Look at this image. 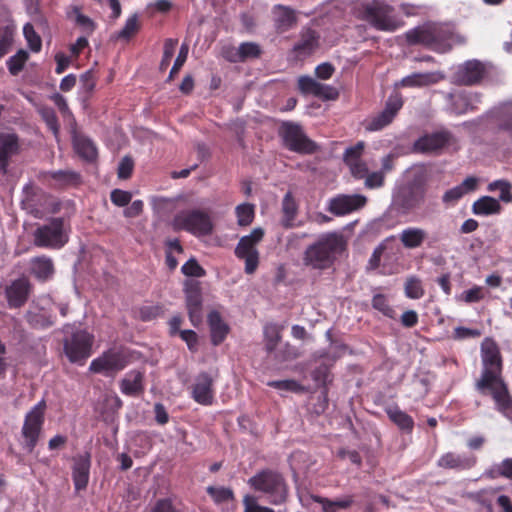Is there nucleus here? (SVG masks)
<instances>
[{"mask_svg": "<svg viewBox=\"0 0 512 512\" xmlns=\"http://www.w3.org/2000/svg\"><path fill=\"white\" fill-rule=\"evenodd\" d=\"M483 370L476 382V389L489 394L495 401L500 412H505L511 404L508 386L502 378V358L495 343L482 347Z\"/></svg>", "mask_w": 512, "mask_h": 512, "instance_id": "nucleus-1", "label": "nucleus"}, {"mask_svg": "<svg viewBox=\"0 0 512 512\" xmlns=\"http://www.w3.org/2000/svg\"><path fill=\"white\" fill-rule=\"evenodd\" d=\"M404 36L408 45H422L436 52H445L451 48L453 33L447 25L429 21L406 31Z\"/></svg>", "mask_w": 512, "mask_h": 512, "instance_id": "nucleus-2", "label": "nucleus"}, {"mask_svg": "<svg viewBox=\"0 0 512 512\" xmlns=\"http://www.w3.org/2000/svg\"><path fill=\"white\" fill-rule=\"evenodd\" d=\"M345 247L346 242L341 234L327 233L307 247L303 258L304 263L314 269H327L332 266L336 255L345 250Z\"/></svg>", "mask_w": 512, "mask_h": 512, "instance_id": "nucleus-3", "label": "nucleus"}, {"mask_svg": "<svg viewBox=\"0 0 512 512\" xmlns=\"http://www.w3.org/2000/svg\"><path fill=\"white\" fill-rule=\"evenodd\" d=\"M251 488L266 495L271 504L279 505L286 501L288 486L281 473L264 469L256 473L248 481Z\"/></svg>", "mask_w": 512, "mask_h": 512, "instance_id": "nucleus-4", "label": "nucleus"}, {"mask_svg": "<svg viewBox=\"0 0 512 512\" xmlns=\"http://www.w3.org/2000/svg\"><path fill=\"white\" fill-rule=\"evenodd\" d=\"M46 407V402L42 399L24 417L20 444L27 453H32L40 440L45 422Z\"/></svg>", "mask_w": 512, "mask_h": 512, "instance_id": "nucleus-5", "label": "nucleus"}, {"mask_svg": "<svg viewBox=\"0 0 512 512\" xmlns=\"http://www.w3.org/2000/svg\"><path fill=\"white\" fill-rule=\"evenodd\" d=\"M172 226L175 231L184 230L195 236L210 235L214 229L210 215L200 209L178 212L172 220Z\"/></svg>", "mask_w": 512, "mask_h": 512, "instance_id": "nucleus-6", "label": "nucleus"}, {"mask_svg": "<svg viewBox=\"0 0 512 512\" xmlns=\"http://www.w3.org/2000/svg\"><path fill=\"white\" fill-rule=\"evenodd\" d=\"M279 136L283 145L292 152L311 155L319 150L317 143L311 140L297 123L283 122L279 127Z\"/></svg>", "mask_w": 512, "mask_h": 512, "instance_id": "nucleus-7", "label": "nucleus"}, {"mask_svg": "<svg viewBox=\"0 0 512 512\" xmlns=\"http://www.w3.org/2000/svg\"><path fill=\"white\" fill-rule=\"evenodd\" d=\"M425 196V185L411 181L398 188L393 196V206L401 214H408L423 205Z\"/></svg>", "mask_w": 512, "mask_h": 512, "instance_id": "nucleus-8", "label": "nucleus"}, {"mask_svg": "<svg viewBox=\"0 0 512 512\" xmlns=\"http://www.w3.org/2000/svg\"><path fill=\"white\" fill-rule=\"evenodd\" d=\"M33 236L34 245L41 248L60 249L68 242L62 218H52L49 223L39 226Z\"/></svg>", "mask_w": 512, "mask_h": 512, "instance_id": "nucleus-9", "label": "nucleus"}, {"mask_svg": "<svg viewBox=\"0 0 512 512\" xmlns=\"http://www.w3.org/2000/svg\"><path fill=\"white\" fill-rule=\"evenodd\" d=\"M393 8L381 3H373L364 8V19L375 29L393 32L404 26V21L392 15Z\"/></svg>", "mask_w": 512, "mask_h": 512, "instance_id": "nucleus-10", "label": "nucleus"}, {"mask_svg": "<svg viewBox=\"0 0 512 512\" xmlns=\"http://www.w3.org/2000/svg\"><path fill=\"white\" fill-rule=\"evenodd\" d=\"M94 336L86 330L78 329L64 340V351L72 363L83 364L92 353Z\"/></svg>", "mask_w": 512, "mask_h": 512, "instance_id": "nucleus-11", "label": "nucleus"}, {"mask_svg": "<svg viewBox=\"0 0 512 512\" xmlns=\"http://www.w3.org/2000/svg\"><path fill=\"white\" fill-rule=\"evenodd\" d=\"M128 364L126 354L120 348H110L104 351L100 356L93 359L89 370L93 373L103 374L105 376H114L122 371Z\"/></svg>", "mask_w": 512, "mask_h": 512, "instance_id": "nucleus-12", "label": "nucleus"}, {"mask_svg": "<svg viewBox=\"0 0 512 512\" xmlns=\"http://www.w3.org/2000/svg\"><path fill=\"white\" fill-rule=\"evenodd\" d=\"M403 104L401 94L398 92L392 93L388 97L384 109L364 121L365 130L370 132L380 131L390 125L402 109Z\"/></svg>", "mask_w": 512, "mask_h": 512, "instance_id": "nucleus-13", "label": "nucleus"}, {"mask_svg": "<svg viewBox=\"0 0 512 512\" xmlns=\"http://www.w3.org/2000/svg\"><path fill=\"white\" fill-rule=\"evenodd\" d=\"M367 198L360 194H338L329 199L327 211L334 216L341 217L362 209Z\"/></svg>", "mask_w": 512, "mask_h": 512, "instance_id": "nucleus-14", "label": "nucleus"}, {"mask_svg": "<svg viewBox=\"0 0 512 512\" xmlns=\"http://www.w3.org/2000/svg\"><path fill=\"white\" fill-rule=\"evenodd\" d=\"M22 151L20 136L13 130L0 131V173L5 175L11 159Z\"/></svg>", "mask_w": 512, "mask_h": 512, "instance_id": "nucleus-15", "label": "nucleus"}, {"mask_svg": "<svg viewBox=\"0 0 512 512\" xmlns=\"http://www.w3.org/2000/svg\"><path fill=\"white\" fill-rule=\"evenodd\" d=\"M192 399L203 406H211L215 399L214 379L207 372H200L191 386Z\"/></svg>", "mask_w": 512, "mask_h": 512, "instance_id": "nucleus-16", "label": "nucleus"}, {"mask_svg": "<svg viewBox=\"0 0 512 512\" xmlns=\"http://www.w3.org/2000/svg\"><path fill=\"white\" fill-rule=\"evenodd\" d=\"M32 290L28 278L20 277L11 282L5 289L8 306L13 309L21 308L27 302Z\"/></svg>", "mask_w": 512, "mask_h": 512, "instance_id": "nucleus-17", "label": "nucleus"}, {"mask_svg": "<svg viewBox=\"0 0 512 512\" xmlns=\"http://www.w3.org/2000/svg\"><path fill=\"white\" fill-rule=\"evenodd\" d=\"M451 137V133L445 130L425 134L414 142L413 149L419 153L437 152L449 144Z\"/></svg>", "mask_w": 512, "mask_h": 512, "instance_id": "nucleus-18", "label": "nucleus"}, {"mask_svg": "<svg viewBox=\"0 0 512 512\" xmlns=\"http://www.w3.org/2000/svg\"><path fill=\"white\" fill-rule=\"evenodd\" d=\"M72 479L76 491L86 489L91 468V454L90 452H84L82 454L75 455L72 458Z\"/></svg>", "mask_w": 512, "mask_h": 512, "instance_id": "nucleus-19", "label": "nucleus"}, {"mask_svg": "<svg viewBox=\"0 0 512 512\" xmlns=\"http://www.w3.org/2000/svg\"><path fill=\"white\" fill-rule=\"evenodd\" d=\"M297 84L299 91L305 95H313L326 100H335L338 97L335 88L321 84L310 76H300Z\"/></svg>", "mask_w": 512, "mask_h": 512, "instance_id": "nucleus-20", "label": "nucleus"}, {"mask_svg": "<svg viewBox=\"0 0 512 512\" xmlns=\"http://www.w3.org/2000/svg\"><path fill=\"white\" fill-rule=\"evenodd\" d=\"M185 302L189 320L196 327L202 321V293L198 283L186 285Z\"/></svg>", "mask_w": 512, "mask_h": 512, "instance_id": "nucleus-21", "label": "nucleus"}, {"mask_svg": "<svg viewBox=\"0 0 512 512\" xmlns=\"http://www.w3.org/2000/svg\"><path fill=\"white\" fill-rule=\"evenodd\" d=\"M318 47L319 34L311 28H304L300 32L299 40L293 46L292 53L296 60H304L311 56Z\"/></svg>", "mask_w": 512, "mask_h": 512, "instance_id": "nucleus-22", "label": "nucleus"}, {"mask_svg": "<svg viewBox=\"0 0 512 512\" xmlns=\"http://www.w3.org/2000/svg\"><path fill=\"white\" fill-rule=\"evenodd\" d=\"M298 214L299 204L293 194L289 191L284 195L281 203V226L284 229H292L302 226L303 223L301 221H296Z\"/></svg>", "mask_w": 512, "mask_h": 512, "instance_id": "nucleus-23", "label": "nucleus"}, {"mask_svg": "<svg viewBox=\"0 0 512 512\" xmlns=\"http://www.w3.org/2000/svg\"><path fill=\"white\" fill-rule=\"evenodd\" d=\"M456 75L460 84H478L485 75V67L480 61H467L463 66L459 68Z\"/></svg>", "mask_w": 512, "mask_h": 512, "instance_id": "nucleus-24", "label": "nucleus"}, {"mask_svg": "<svg viewBox=\"0 0 512 512\" xmlns=\"http://www.w3.org/2000/svg\"><path fill=\"white\" fill-rule=\"evenodd\" d=\"M437 464L444 469L468 470L476 464V457L448 452L439 458Z\"/></svg>", "mask_w": 512, "mask_h": 512, "instance_id": "nucleus-25", "label": "nucleus"}, {"mask_svg": "<svg viewBox=\"0 0 512 512\" xmlns=\"http://www.w3.org/2000/svg\"><path fill=\"white\" fill-rule=\"evenodd\" d=\"M207 321L210 328L211 342L214 346H218L227 337L230 327L222 319L221 314L215 310L208 314Z\"/></svg>", "mask_w": 512, "mask_h": 512, "instance_id": "nucleus-26", "label": "nucleus"}, {"mask_svg": "<svg viewBox=\"0 0 512 512\" xmlns=\"http://www.w3.org/2000/svg\"><path fill=\"white\" fill-rule=\"evenodd\" d=\"M274 22L277 32L283 33L293 28L297 23L295 10L290 7L277 4L273 7Z\"/></svg>", "mask_w": 512, "mask_h": 512, "instance_id": "nucleus-27", "label": "nucleus"}, {"mask_svg": "<svg viewBox=\"0 0 512 512\" xmlns=\"http://www.w3.org/2000/svg\"><path fill=\"white\" fill-rule=\"evenodd\" d=\"M144 375L137 370H131L126 373L125 377L120 382L121 392L130 397L139 396L144 392Z\"/></svg>", "mask_w": 512, "mask_h": 512, "instance_id": "nucleus-28", "label": "nucleus"}, {"mask_svg": "<svg viewBox=\"0 0 512 512\" xmlns=\"http://www.w3.org/2000/svg\"><path fill=\"white\" fill-rule=\"evenodd\" d=\"M452 103L451 108L457 114H465L468 111H474L477 109V105L481 103V94L479 93H460L455 96H451Z\"/></svg>", "mask_w": 512, "mask_h": 512, "instance_id": "nucleus-29", "label": "nucleus"}, {"mask_svg": "<svg viewBox=\"0 0 512 512\" xmlns=\"http://www.w3.org/2000/svg\"><path fill=\"white\" fill-rule=\"evenodd\" d=\"M263 237L264 230L259 227L254 228L249 235L241 237L234 251L236 257L257 253L256 246L262 241Z\"/></svg>", "mask_w": 512, "mask_h": 512, "instance_id": "nucleus-30", "label": "nucleus"}, {"mask_svg": "<svg viewBox=\"0 0 512 512\" xmlns=\"http://www.w3.org/2000/svg\"><path fill=\"white\" fill-rule=\"evenodd\" d=\"M31 274L39 281H46L54 274V264L50 257L37 256L30 261Z\"/></svg>", "mask_w": 512, "mask_h": 512, "instance_id": "nucleus-31", "label": "nucleus"}, {"mask_svg": "<svg viewBox=\"0 0 512 512\" xmlns=\"http://www.w3.org/2000/svg\"><path fill=\"white\" fill-rule=\"evenodd\" d=\"M385 413L389 420L401 431L405 433H411L413 431L415 425L413 418L406 412L402 411L398 405L386 407Z\"/></svg>", "mask_w": 512, "mask_h": 512, "instance_id": "nucleus-32", "label": "nucleus"}, {"mask_svg": "<svg viewBox=\"0 0 512 512\" xmlns=\"http://www.w3.org/2000/svg\"><path fill=\"white\" fill-rule=\"evenodd\" d=\"M311 499L314 503L321 505L323 512H337L339 509H348L354 503L352 495L337 500H331L320 495H311Z\"/></svg>", "mask_w": 512, "mask_h": 512, "instance_id": "nucleus-33", "label": "nucleus"}, {"mask_svg": "<svg viewBox=\"0 0 512 512\" xmlns=\"http://www.w3.org/2000/svg\"><path fill=\"white\" fill-rule=\"evenodd\" d=\"M73 144L77 154L88 160L92 161L97 157V149L94 143L84 135L76 134L73 137Z\"/></svg>", "mask_w": 512, "mask_h": 512, "instance_id": "nucleus-34", "label": "nucleus"}, {"mask_svg": "<svg viewBox=\"0 0 512 512\" xmlns=\"http://www.w3.org/2000/svg\"><path fill=\"white\" fill-rule=\"evenodd\" d=\"M426 238V232L417 227H409L404 229L400 234V240L407 249L420 247Z\"/></svg>", "mask_w": 512, "mask_h": 512, "instance_id": "nucleus-35", "label": "nucleus"}, {"mask_svg": "<svg viewBox=\"0 0 512 512\" xmlns=\"http://www.w3.org/2000/svg\"><path fill=\"white\" fill-rule=\"evenodd\" d=\"M501 205L499 201L490 196H483L472 205V211L476 215H491L499 213Z\"/></svg>", "mask_w": 512, "mask_h": 512, "instance_id": "nucleus-36", "label": "nucleus"}, {"mask_svg": "<svg viewBox=\"0 0 512 512\" xmlns=\"http://www.w3.org/2000/svg\"><path fill=\"white\" fill-rule=\"evenodd\" d=\"M26 321L34 329H47L54 324L52 316L44 310L27 312Z\"/></svg>", "mask_w": 512, "mask_h": 512, "instance_id": "nucleus-37", "label": "nucleus"}, {"mask_svg": "<svg viewBox=\"0 0 512 512\" xmlns=\"http://www.w3.org/2000/svg\"><path fill=\"white\" fill-rule=\"evenodd\" d=\"M68 17H74L76 25L81 28L86 36L91 35L96 28L94 21L88 16L82 14L81 8L78 6H73L71 8V11L68 12Z\"/></svg>", "mask_w": 512, "mask_h": 512, "instance_id": "nucleus-38", "label": "nucleus"}, {"mask_svg": "<svg viewBox=\"0 0 512 512\" xmlns=\"http://www.w3.org/2000/svg\"><path fill=\"white\" fill-rule=\"evenodd\" d=\"M485 476L490 479L504 477L512 480V458H506L501 463L492 465L486 470Z\"/></svg>", "mask_w": 512, "mask_h": 512, "instance_id": "nucleus-39", "label": "nucleus"}, {"mask_svg": "<svg viewBox=\"0 0 512 512\" xmlns=\"http://www.w3.org/2000/svg\"><path fill=\"white\" fill-rule=\"evenodd\" d=\"M49 176L61 186H76L81 183V175L72 170L53 171Z\"/></svg>", "mask_w": 512, "mask_h": 512, "instance_id": "nucleus-40", "label": "nucleus"}, {"mask_svg": "<svg viewBox=\"0 0 512 512\" xmlns=\"http://www.w3.org/2000/svg\"><path fill=\"white\" fill-rule=\"evenodd\" d=\"M281 340V329L276 324H267L264 327L265 349L268 353L273 352Z\"/></svg>", "mask_w": 512, "mask_h": 512, "instance_id": "nucleus-41", "label": "nucleus"}, {"mask_svg": "<svg viewBox=\"0 0 512 512\" xmlns=\"http://www.w3.org/2000/svg\"><path fill=\"white\" fill-rule=\"evenodd\" d=\"M15 29L11 26L0 27V60L8 55L14 45Z\"/></svg>", "mask_w": 512, "mask_h": 512, "instance_id": "nucleus-42", "label": "nucleus"}, {"mask_svg": "<svg viewBox=\"0 0 512 512\" xmlns=\"http://www.w3.org/2000/svg\"><path fill=\"white\" fill-rule=\"evenodd\" d=\"M28 59L29 53L26 50H18L16 54L9 57L6 61L9 73L13 76H17L23 70Z\"/></svg>", "mask_w": 512, "mask_h": 512, "instance_id": "nucleus-43", "label": "nucleus"}, {"mask_svg": "<svg viewBox=\"0 0 512 512\" xmlns=\"http://www.w3.org/2000/svg\"><path fill=\"white\" fill-rule=\"evenodd\" d=\"M235 214L237 217V224L239 226H249L255 217V207L250 203H243L235 208Z\"/></svg>", "mask_w": 512, "mask_h": 512, "instance_id": "nucleus-44", "label": "nucleus"}, {"mask_svg": "<svg viewBox=\"0 0 512 512\" xmlns=\"http://www.w3.org/2000/svg\"><path fill=\"white\" fill-rule=\"evenodd\" d=\"M206 492L216 504H222L234 500L233 490L227 487L208 486L206 488Z\"/></svg>", "mask_w": 512, "mask_h": 512, "instance_id": "nucleus-45", "label": "nucleus"}, {"mask_svg": "<svg viewBox=\"0 0 512 512\" xmlns=\"http://www.w3.org/2000/svg\"><path fill=\"white\" fill-rule=\"evenodd\" d=\"M512 186L506 180H497L488 185V190L491 192H499V199L505 203L512 202Z\"/></svg>", "mask_w": 512, "mask_h": 512, "instance_id": "nucleus-46", "label": "nucleus"}, {"mask_svg": "<svg viewBox=\"0 0 512 512\" xmlns=\"http://www.w3.org/2000/svg\"><path fill=\"white\" fill-rule=\"evenodd\" d=\"M422 281L417 277H409L405 282V295L410 299H420L424 296Z\"/></svg>", "mask_w": 512, "mask_h": 512, "instance_id": "nucleus-47", "label": "nucleus"}, {"mask_svg": "<svg viewBox=\"0 0 512 512\" xmlns=\"http://www.w3.org/2000/svg\"><path fill=\"white\" fill-rule=\"evenodd\" d=\"M39 114L47 127L53 132L55 136L59 133V122L56 112L51 107H42L39 109Z\"/></svg>", "mask_w": 512, "mask_h": 512, "instance_id": "nucleus-48", "label": "nucleus"}, {"mask_svg": "<svg viewBox=\"0 0 512 512\" xmlns=\"http://www.w3.org/2000/svg\"><path fill=\"white\" fill-rule=\"evenodd\" d=\"M23 34L31 51L39 52L42 48V41L40 36L36 33L33 25L30 23L25 24L23 27Z\"/></svg>", "mask_w": 512, "mask_h": 512, "instance_id": "nucleus-49", "label": "nucleus"}, {"mask_svg": "<svg viewBox=\"0 0 512 512\" xmlns=\"http://www.w3.org/2000/svg\"><path fill=\"white\" fill-rule=\"evenodd\" d=\"M239 53L241 62H245L248 59H256L261 56V47L254 42H244L239 46Z\"/></svg>", "mask_w": 512, "mask_h": 512, "instance_id": "nucleus-50", "label": "nucleus"}, {"mask_svg": "<svg viewBox=\"0 0 512 512\" xmlns=\"http://www.w3.org/2000/svg\"><path fill=\"white\" fill-rule=\"evenodd\" d=\"M372 307L386 317L394 318L395 316L394 309L390 306L387 297L383 294H375L373 296Z\"/></svg>", "mask_w": 512, "mask_h": 512, "instance_id": "nucleus-51", "label": "nucleus"}, {"mask_svg": "<svg viewBox=\"0 0 512 512\" xmlns=\"http://www.w3.org/2000/svg\"><path fill=\"white\" fill-rule=\"evenodd\" d=\"M97 84V77L93 70H88L80 76V89L89 98Z\"/></svg>", "mask_w": 512, "mask_h": 512, "instance_id": "nucleus-52", "label": "nucleus"}, {"mask_svg": "<svg viewBox=\"0 0 512 512\" xmlns=\"http://www.w3.org/2000/svg\"><path fill=\"white\" fill-rule=\"evenodd\" d=\"M430 74L415 73L402 79L401 84L404 87H422L431 83Z\"/></svg>", "mask_w": 512, "mask_h": 512, "instance_id": "nucleus-53", "label": "nucleus"}, {"mask_svg": "<svg viewBox=\"0 0 512 512\" xmlns=\"http://www.w3.org/2000/svg\"><path fill=\"white\" fill-rule=\"evenodd\" d=\"M267 385L278 390H285L294 393H299L303 391L302 385L293 379L273 380L269 381Z\"/></svg>", "mask_w": 512, "mask_h": 512, "instance_id": "nucleus-54", "label": "nucleus"}, {"mask_svg": "<svg viewBox=\"0 0 512 512\" xmlns=\"http://www.w3.org/2000/svg\"><path fill=\"white\" fill-rule=\"evenodd\" d=\"M364 152V143L358 142L356 145L348 147L343 155V160L347 166L361 161Z\"/></svg>", "mask_w": 512, "mask_h": 512, "instance_id": "nucleus-55", "label": "nucleus"}, {"mask_svg": "<svg viewBox=\"0 0 512 512\" xmlns=\"http://www.w3.org/2000/svg\"><path fill=\"white\" fill-rule=\"evenodd\" d=\"M181 271L185 276L189 277H203L206 274L204 268L194 258H191L184 263Z\"/></svg>", "mask_w": 512, "mask_h": 512, "instance_id": "nucleus-56", "label": "nucleus"}, {"mask_svg": "<svg viewBox=\"0 0 512 512\" xmlns=\"http://www.w3.org/2000/svg\"><path fill=\"white\" fill-rule=\"evenodd\" d=\"M139 30V23L137 15L130 16L124 25V27L119 31L118 37L123 39H130L134 36Z\"/></svg>", "mask_w": 512, "mask_h": 512, "instance_id": "nucleus-57", "label": "nucleus"}, {"mask_svg": "<svg viewBox=\"0 0 512 512\" xmlns=\"http://www.w3.org/2000/svg\"><path fill=\"white\" fill-rule=\"evenodd\" d=\"M177 44H178V40H176V39L169 38V39L165 40L163 56H162V60L160 63V69L163 70L169 66L171 59L175 53Z\"/></svg>", "mask_w": 512, "mask_h": 512, "instance_id": "nucleus-58", "label": "nucleus"}, {"mask_svg": "<svg viewBox=\"0 0 512 512\" xmlns=\"http://www.w3.org/2000/svg\"><path fill=\"white\" fill-rule=\"evenodd\" d=\"M188 51H189L188 45L182 44L180 51L178 53V56L174 62V65L169 73L168 81H171L175 77V75L180 71V69L182 68V66L184 65V63L187 60Z\"/></svg>", "mask_w": 512, "mask_h": 512, "instance_id": "nucleus-59", "label": "nucleus"}, {"mask_svg": "<svg viewBox=\"0 0 512 512\" xmlns=\"http://www.w3.org/2000/svg\"><path fill=\"white\" fill-rule=\"evenodd\" d=\"M134 169V161L130 156H124L119 165L117 170V175L119 179H129L133 173Z\"/></svg>", "mask_w": 512, "mask_h": 512, "instance_id": "nucleus-60", "label": "nucleus"}, {"mask_svg": "<svg viewBox=\"0 0 512 512\" xmlns=\"http://www.w3.org/2000/svg\"><path fill=\"white\" fill-rule=\"evenodd\" d=\"M110 199L114 205L118 207H124L130 203L132 194L121 189H114L110 194Z\"/></svg>", "mask_w": 512, "mask_h": 512, "instance_id": "nucleus-61", "label": "nucleus"}, {"mask_svg": "<svg viewBox=\"0 0 512 512\" xmlns=\"http://www.w3.org/2000/svg\"><path fill=\"white\" fill-rule=\"evenodd\" d=\"M499 127L512 137V105L503 109L500 116Z\"/></svg>", "mask_w": 512, "mask_h": 512, "instance_id": "nucleus-62", "label": "nucleus"}, {"mask_svg": "<svg viewBox=\"0 0 512 512\" xmlns=\"http://www.w3.org/2000/svg\"><path fill=\"white\" fill-rule=\"evenodd\" d=\"M385 176L383 172L367 173L365 177V187L368 189L380 188L384 185Z\"/></svg>", "mask_w": 512, "mask_h": 512, "instance_id": "nucleus-63", "label": "nucleus"}, {"mask_svg": "<svg viewBox=\"0 0 512 512\" xmlns=\"http://www.w3.org/2000/svg\"><path fill=\"white\" fill-rule=\"evenodd\" d=\"M151 512H178L172 499L163 498L157 500Z\"/></svg>", "mask_w": 512, "mask_h": 512, "instance_id": "nucleus-64", "label": "nucleus"}]
</instances>
